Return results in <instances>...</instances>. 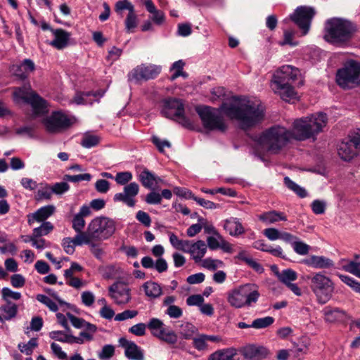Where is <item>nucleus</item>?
Segmentation results:
<instances>
[{"instance_id": "nucleus-1", "label": "nucleus", "mask_w": 360, "mask_h": 360, "mask_svg": "<svg viewBox=\"0 0 360 360\" xmlns=\"http://www.w3.org/2000/svg\"><path fill=\"white\" fill-rule=\"evenodd\" d=\"M205 129L224 132L227 124L222 113L238 122L240 127L246 129L261 122L264 116V108L258 103L245 98L232 97L220 108L198 106L195 108Z\"/></svg>"}, {"instance_id": "nucleus-2", "label": "nucleus", "mask_w": 360, "mask_h": 360, "mask_svg": "<svg viewBox=\"0 0 360 360\" xmlns=\"http://www.w3.org/2000/svg\"><path fill=\"white\" fill-rule=\"evenodd\" d=\"M328 123L326 114L318 112L307 117L296 119L292 124L290 134L293 140L305 141L314 139L322 131Z\"/></svg>"}, {"instance_id": "nucleus-3", "label": "nucleus", "mask_w": 360, "mask_h": 360, "mask_svg": "<svg viewBox=\"0 0 360 360\" xmlns=\"http://www.w3.org/2000/svg\"><path fill=\"white\" fill-rule=\"evenodd\" d=\"M292 139L290 130L281 125H275L264 131L257 139L258 145L267 151L278 153Z\"/></svg>"}, {"instance_id": "nucleus-4", "label": "nucleus", "mask_w": 360, "mask_h": 360, "mask_svg": "<svg viewBox=\"0 0 360 360\" xmlns=\"http://www.w3.org/2000/svg\"><path fill=\"white\" fill-rule=\"evenodd\" d=\"M326 30V40L334 45L342 46L352 39L356 28L349 20L332 18L327 20Z\"/></svg>"}, {"instance_id": "nucleus-5", "label": "nucleus", "mask_w": 360, "mask_h": 360, "mask_svg": "<svg viewBox=\"0 0 360 360\" xmlns=\"http://www.w3.org/2000/svg\"><path fill=\"white\" fill-rule=\"evenodd\" d=\"M260 296L258 288L253 284H245L229 292L227 301L229 304L236 309L252 307Z\"/></svg>"}, {"instance_id": "nucleus-6", "label": "nucleus", "mask_w": 360, "mask_h": 360, "mask_svg": "<svg viewBox=\"0 0 360 360\" xmlns=\"http://www.w3.org/2000/svg\"><path fill=\"white\" fill-rule=\"evenodd\" d=\"M309 287L320 304L328 302L334 292L335 285L328 276L321 272H317L308 277Z\"/></svg>"}, {"instance_id": "nucleus-7", "label": "nucleus", "mask_w": 360, "mask_h": 360, "mask_svg": "<svg viewBox=\"0 0 360 360\" xmlns=\"http://www.w3.org/2000/svg\"><path fill=\"white\" fill-rule=\"evenodd\" d=\"M90 235L96 242L108 240L115 233L117 223L115 219L99 216L94 218L88 224Z\"/></svg>"}, {"instance_id": "nucleus-8", "label": "nucleus", "mask_w": 360, "mask_h": 360, "mask_svg": "<svg viewBox=\"0 0 360 360\" xmlns=\"http://www.w3.org/2000/svg\"><path fill=\"white\" fill-rule=\"evenodd\" d=\"M336 81L343 89H352L360 84V63L350 60L336 75Z\"/></svg>"}, {"instance_id": "nucleus-9", "label": "nucleus", "mask_w": 360, "mask_h": 360, "mask_svg": "<svg viewBox=\"0 0 360 360\" xmlns=\"http://www.w3.org/2000/svg\"><path fill=\"white\" fill-rule=\"evenodd\" d=\"M161 113L165 117L178 122L186 128L192 129L193 127V123L191 120L184 115V104L179 99H165Z\"/></svg>"}, {"instance_id": "nucleus-10", "label": "nucleus", "mask_w": 360, "mask_h": 360, "mask_svg": "<svg viewBox=\"0 0 360 360\" xmlns=\"http://www.w3.org/2000/svg\"><path fill=\"white\" fill-rule=\"evenodd\" d=\"M13 97L18 102L22 101L30 104L35 114H42L46 110V101L33 91L30 85L15 88Z\"/></svg>"}, {"instance_id": "nucleus-11", "label": "nucleus", "mask_w": 360, "mask_h": 360, "mask_svg": "<svg viewBox=\"0 0 360 360\" xmlns=\"http://www.w3.org/2000/svg\"><path fill=\"white\" fill-rule=\"evenodd\" d=\"M75 122V117H70L60 111L53 112L43 120L46 131L52 134L62 132L69 128Z\"/></svg>"}, {"instance_id": "nucleus-12", "label": "nucleus", "mask_w": 360, "mask_h": 360, "mask_svg": "<svg viewBox=\"0 0 360 360\" xmlns=\"http://www.w3.org/2000/svg\"><path fill=\"white\" fill-rule=\"evenodd\" d=\"M147 327L151 332V334L170 345H174L177 342V335L172 330H167L165 323L159 319L152 318L147 324Z\"/></svg>"}, {"instance_id": "nucleus-13", "label": "nucleus", "mask_w": 360, "mask_h": 360, "mask_svg": "<svg viewBox=\"0 0 360 360\" xmlns=\"http://www.w3.org/2000/svg\"><path fill=\"white\" fill-rule=\"evenodd\" d=\"M315 15V11L311 7L300 6L290 15V19L302 31V35H306L310 29L311 20Z\"/></svg>"}, {"instance_id": "nucleus-14", "label": "nucleus", "mask_w": 360, "mask_h": 360, "mask_svg": "<svg viewBox=\"0 0 360 360\" xmlns=\"http://www.w3.org/2000/svg\"><path fill=\"white\" fill-rule=\"evenodd\" d=\"M162 67L154 64H141L137 65L128 74L129 81L153 79L161 72Z\"/></svg>"}, {"instance_id": "nucleus-15", "label": "nucleus", "mask_w": 360, "mask_h": 360, "mask_svg": "<svg viewBox=\"0 0 360 360\" xmlns=\"http://www.w3.org/2000/svg\"><path fill=\"white\" fill-rule=\"evenodd\" d=\"M300 71L298 68L290 65H285L279 68L274 74L271 83L282 85L283 83L291 84L300 77Z\"/></svg>"}, {"instance_id": "nucleus-16", "label": "nucleus", "mask_w": 360, "mask_h": 360, "mask_svg": "<svg viewBox=\"0 0 360 360\" xmlns=\"http://www.w3.org/2000/svg\"><path fill=\"white\" fill-rule=\"evenodd\" d=\"M109 296L118 305L127 304L131 300V290L124 283L117 282L109 287Z\"/></svg>"}, {"instance_id": "nucleus-17", "label": "nucleus", "mask_w": 360, "mask_h": 360, "mask_svg": "<svg viewBox=\"0 0 360 360\" xmlns=\"http://www.w3.org/2000/svg\"><path fill=\"white\" fill-rule=\"evenodd\" d=\"M139 191V184L136 182H131L124 187L122 193H116L113 200L115 202H122L127 206L133 207L136 203L134 198L138 195Z\"/></svg>"}, {"instance_id": "nucleus-18", "label": "nucleus", "mask_w": 360, "mask_h": 360, "mask_svg": "<svg viewBox=\"0 0 360 360\" xmlns=\"http://www.w3.org/2000/svg\"><path fill=\"white\" fill-rule=\"evenodd\" d=\"M359 152L356 142L353 140L352 134H349L347 139L343 140L338 148V155L345 161L352 160Z\"/></svg>"}, {"instance_id": "nucleus-19", "label": "nucleus", "mask_w": 360, "mask_h": 360, "mask_svg": "<svg viewBox=\"0 0 360 360\" xmlns=\"http://www.w3.org/2000/svg\"><path fill=\"white\" fill-rule=\"evenodd\" d=\"M119 344L124 349V355L129 360H144L143 350L134 342L124 338L119 339Z\"/></svg>"}, {"instance_id": "nucleus-20", "label": "nucleus", "mask_w": 360, "mask_h": 360, "mask_svg": "<svg viewBox=\"0 0 360 360\" xmlns=\"http://www.w3.org/2000/svg\"><path fill=\"white\" fill-rule=\"evenodd\" d=\"M324 320L328 323H345L349 319L347 313L340 308L327 306L322 310Z\"/></svg>"}, {"instance_id": "nucleus-21", "label": "nucleus", "mask_w": 360, "mask_h": 360, "mask_svg": "<svg viewBox=\"0 0 360 360\" xmlns=\"http://www.w3.org/2000/svg\"><path fill=\"white\" fill-rule=\"evenodd\" d=\"M35 69V65L30 59H25L20 64H15L11 67L12 75L20 79H26Z\"/></svg>"}, {"instance_id": "nucleus-22", "label": "nucleus", "mask_w": 360, "mask_h": 360, "mask_svg": "<svg viewBox=\"0 0 360 360\" xmlns=\"http://www.w3.org/2000/svg\"><path fill=\"white\" fill-rule=\"evenodd\" d=\"M271 88L285 101L290 102L298 98L297 94L291 84L283 83L282 85H278L276 83H271Z\"/></svg>"}, {"instance_id": "nucleus-23", "label": "nucleus", "mask_w": 360, "mask_h": 360, "mask_svg": "<svg viewBox=\"0 0 360 360\" xmlns=\"http://www.w3.org/2000/svg\"><path fill=\"white\" fill-rule=\"evenodd\" d=\"M56 207L53 205L41 207L34 213L27 215V223L29 225L36 222H45L55 212Z\"/></svg>"}, {"instance_id": "nucleus-24", "label": "nucleus", "mask_w": 360, "mask_h": 360, "mask_svg": "<svg viewBox=\"0 0 360 360\" xmlns=\"http://www.w3.org/2000/svg\"><path fill=\"white\" fill-rule=\"evenodd\" d=\"M207 250V246L205 241L198 240L196 242L189 241L188 248L186 249V252L189 253L192 259L195 263L202 261L205 255Z\"/></svg>"}, {"instance_id": "nucleus-25", "label": "nucleus", "mask_w": 360, "mask_h": 360, "mask_svg": "<svg viewBox=\"0 0 360 360\" xmlns=\"http://www.w3.org/2000/svg\"><path fill=\"white\" fill-rule=\"evenodd\" d=\"M304 264L314 269H330L334 267V262L325 256L311 255L304 259Z\"/></svg>"}, {"instance_id": "nucleus-26", "label": "nucleus", "mask_w": 360, "mask_h": 360, "mask_svg": "<svg viewBox=\"0 0 360 360\" xmlns=\"http://www.w3.org/2000/svg\"><path fill=\"white\" fill-rule=\"evenodd\" d=\"M51 32L54 39L49 43L50 45L58 50L63 49L68 45L70 33L60 28L51 30Z\"/></svg>"}, {"instance_id": "nucleus-27", "label": "nucleus", "mask_w": 360, "mask_h": 360, "mask_svg": "<svg viewBox=\"0 0 360 360\" xmlns=\"http://www.w3.org/2000/svg\"><path fill=\"white\" fill-rule=\"evenodd\" d=\"M243 355L248 360H260L268 355V349L263 346L248 345L244 348Z\"/></svg>"}, {"instance_id": "nucleus-28", "label": "nucleus", "mask_w": 360, "mask_h": 360, "mask_svg": "<svg viewBox=\"0 0 360 360\" xmlns=\"http://www.w3.org/2000/svg\"><path fill=\"white\" fill-rule=\"evenodd\" d=\"M224 229L231 236H238L245 233V228L242 225L240 219L236 217H231L224 221Z\"/></svg>"}, {"instance_id": "nucleus-29", "label": "nucleus", "mask_w": 360, "mask_h": 360, "mask_svg": "<svg viewBox=\"0 0 360 360\" xmlns=\"http://www.w3.org/2000/svg\"><path fill=\"white\" fill-rule=\"evenodd\" d=\"M258 219L266 225L274 224L280 221H287L286 215L283 212L276 210L265 212L258 215Z\"/></svg>"}, {"instance_id": "nucleus-30", "label": "nucleus", "mask_w": 360, "mask_h": 360, "mask_svg": "<svg viewBox=\"0 0 360 360\" xmlns=\"http://www.w3.org/2000/svg\"><path fill=\"white\" fill-rule=\"evenodd\" d=\"M141 288L143 290L145 295L151 300L157 299L162 294V288L161 285L153 281L145 282L142 285Z\"/></svg>"}, {"instance_id": "nucleus-31", "label": "nucleus", "mask_w": 360, "mask_h": 360, "mask_svg": "<svg viewBox=\"0 0 360 360\" xmlns=\"http://www.w3.org/2000/svg\"><path fill=\"white\" fill-rule=\"evenodd\" d=\"M340 268L360 278V261H352L348 259H341L338 262Z\"/></svg>"}, {"instance_id": "nucleus-32", "label": "nucleus", "mask_w": 360, "mask_h": 360, "mask_svg": "<svg viewBox=\"0 0 360 360\" xmlns=\"http://www.w3.org/2000/svg\"><path fill=\"white\" fill-rule=\"evenodd\" d=\"M146 10L151 14L150 19L158 25H161L164 23L165 17V13L156 8L152 1L144 2Z\"/></svg>"}, {"instance_id": "nucleus-33", "label": "nucleus", "mask_w": 360, "mask_h": 360, "mask_svg": "<svg viewBox=\"0 0 360 360\" xmlns=\"http://www.w3.org/2000/svg\"><path fill=\"white\" fill-rule=\"evenodd\" d=\"M193 347L198 352H207L212 349L206 338V334L200 333L192 338Z\"/></svg>"}, {"instance_id": "nucleus-34", "label": "nucleus", "mask_w": 360, "mask_h": 360, "mask_svg": "<svg viewBox=\"0 0 360 360\" xmlns=\"http://www.w3.org/2000/svg\"><path fill=\"white\" fill-rule=\"evenodd\" d=\"M276 275L278 280L286 286L292 283L297 278V274L291 269H283L281 271L276 272Z\"/></svg>"}, {"instance_id": "nucleus-35", "label": "nucleus", "mask_w": 360, "mask_h": 360, "mask_svg": "<svg viewBox=\"0 0 360 360\" xmlns=\"http://www.w3.org/2000/svg\"><path fill=\"white\" fill-rule=\"evenodd\" d=\"M0 310L4 314V319L6 321L11 320L15 318L18 314V306L16 304L7 301L5 304L1 305Z\"/></svg>"}, {"instance_id": "nucleus-36", "label": "nucleus", "mask_w": 360, "mask_h": 360, "mask_svg": "<svg viewBox=\"0 0 360 360\" xmlns=\"http://www.w3.org/2000/svg\"><path fill=\"white\" fill-rule=\"evenodd\" d=\"M77 234L73 238L74 243L77 246H80L84 244L91 245L93 242H96L93 237L90 235L89 227L86 232H77Z\"/></svg>"}, {"instance_id": "nucleus-37", "label": "nucleus", "mask_w": 360, "mask_h": 360, "mask_svg": "<svg viewBox=\"0 0 360 360\" xmlns=\"http://www.w3.org/2000/svg\"><path fill=\"white\" fill-rule=\"evenodd\" d=\"M169 242L174 248L186 252V249L188 248L190 240H181L174 233H169Z\"/></svg>"}, {"instance_id": "nucleus-38", "label": "nucleus", "mask_w": 360, "mask_h": 360, "mask_svg": "<svg viewBox=\"0 0 360 360\" xmlns=\"http://www.w3.org/2000/svg\"><path fill=\"white\" fill-rule=\"evenodd\" d=\"M52 194L51 186L46 183H40L39 184L36 195L37 200H50Z\"/></svg>"}, {"instance_id": "nucleus-39", "label": "nucleus", "mask_w": 360, "mask_h": 360, "mask_svg": "<svg viewBox=\"0 0 360 360\" xmlns=\"http://www.w3.org/2000/svg\"><path fill=\"white\" fill-rule=\"evenodd\" d=\"M53 230V225L50 221H45L42 223L39 227L34 228L32 230L31 236L33 237L41 238V236H46Z\"/></svg>"}, {"instance_id": "nucleus-40", "label": "nucleus", "mask_w": 360, "mask_h": 360, "mask_svg": "<svg viewBox=\"0 0 360 360\" xmlns=\"http://www.w3.org/2000/svg\"><path fill=\"white\" fill-rule=\"evenodd\" d=\"M155 175L145 169L139 175V180L142 185L147 188H152L155 181Z\"/></svg>"}, {"instance_id": "nucleus-41", "label": "nucleus", "mask_w": 360, "mask_h": 360, "mask_svg": "<svg viewBox=\"0 0 360 360\" xmlns=\"http://www.w3.org/2000/svg\"><path fill=\"white\" fill-rule=\"evenodd\" d=\"M285 185L291 191L295 192L299 197L303 198L307 196V191L292 181L289 177L285 176L284 178Z\"/></svg>"}, {"instance_id": "nucleus-42", "label": "nucleus", "mask_w": 360, "mask_h": 360, "mask_svg": "<svg viewBox=\"0 0 360 360\" xmlns=\"http://www.w3.org/2000/svg\"><path fill=\"white\" fill-rule=\"evenodd\" d=\"M274 322V319L272 316H265L262 318H258L255 319L251 326L255 329H264L271 326Z\"/></svg>"}, {"instance_id": "nucleus-43", "label": "nucleus", "mask_w": 360, "mask_h": 360, "mask_svg": "<svg viewBox=\"0 0 360 360\" xmlns=\"http://www.w3.org/2000/svg\"><path fill=\"white\" fill-rule=\"evenodd\" d=\"M200 262L202 267L211 271H214L218 268H222L224 266V263L221 260L212 259L211 257L202 259Z\"/></svg>"}, {"instance_id": "nucleus-44", "label": "nucleus", "mask_w": 360, "mask_h": 360, "mask_svg": "<svg viewBox=\"0 0 360 360\" xmlns=\"http://www.w3.org/2000/svg\"><path fill=\"white\" fill-rule=\"evenodd\" d=\"M184 65L185 63L182 60H179L172 64L170 70L173 71L174 73L171 76V80L173 81L180 76H182L184 77H187V74L183 72V68Z\"/></svg>"}, {"instance_id": "nucleus-45", "label": "nucleus", "mask_w": 360, "mask_h": 360, "mask_svg": "<svg viewBox=\"0 0 360 360\" xmlns=\"http://www.w3.org/2000/svg\"><path fill=\"white\" fill-rule=\"evenodd\" d=\"M100 138L94 134H85L81 141V145L86 148H91L98 144Z\"/></svg>"}, {"instance_id": "nucleus-46", "label": "nucleus", "mask_w": 360, "mask_h": 360, "mask_svg": "<svg viewBox=\"0 0 360 360\" xmlns=\"http://www.w3.org/2000/svg\"><path fill=\"white\" fill-rule=\"evenodd\" d=\"M180 335L184 339L186 340L192 339L196 331L195 327L190 323H185L181 324L180 326Z\"/></svg>"}, {"instance_id": "nucleus-47", "label": "nucleus", "mask_w": 360, "mask_h": 360, "mask_svg": "<svg viewBox=\"0 0 360 360\" xmlns=\"http://www.w3.org/2000/svg\"><path fill=\"white\" fill-rule=\"evenodd\" d=\"M342 282L349 286L354 291L360 294V282L347 275L338 274Z\"/></svg>"}, {"instance_id": "nucleus-48", "label": "nucleus", "mask_w": 360, "mask_h": 360, "mask_svg": "<svg viewBox=\"0 0 360 360\" xmlns=\"http://www.w3.org/2000/svg\"><path fill=\"white\" fill-rule=\"evenodd\" d=\"M124 10H127L129 13H131L134 11V6L129 0H121L116 2L115 6V12L122 16Z\"/></svg>"}, {"instance_id": "nucleus-49", "label": "nucleus", "mask_w": 360, "mask_h": 360, "mask_svg": "<svg viewBox=\"0 0 360 360\" xmlns=\"http://www.w3.org/2000/svg\"><path fill=\"white\" fill-rule=\"evenodd\" d=\"M38 345L37 338H31L27 343L18 344V349L22 353L27 355H30L33 352V350Z\"/></svg>"}, {"instance_id": "nucleus-50", "label": "nucleus", "mask_w": 360, "mask_h": 360, "mask_svg": "<svg viewBox=\"0 0 360 360\" xmlns=\"http://www.w3.org/2000/svg\"><path fill=\"white\" fill-rule=\"evenodd\" d=\"M295 32L292 30H285L283 31V39L278 42V44L281 46L289 45L290 46H296L298 45V42L293 39Z\"/></svg>"}, {"instance_id": "nucleus-51", "label": "nucleus", "mask_w": 360, "mask_h": 360, "mask_svg": "<svg viewBox=\"0 0 360 360\" xmlns=\"http://www.w3.org/2000/svg\"><path fill=\"white\" fill-rule=\"evenodd\" d=\"M36 299L46 306L51 311L56 312L58 310V304L48 296L39 294L37 295Z\"/></svg>"}, {"instance_id": "nucleus-52", "label": "nucleus", "mask_w": 360, "mask_h": 360, "mask_svg": "<svg viewBox=\"0 0 360 360\" xmlns=\"http://www.w3.org/2000/svg\"><path fill=\"white\" fill-rule=\"evenodd\" d=\"M224 237L219 233L208 236L207 238V246L210 250H217L219 248L221 243L223 241Z\"/></svg>"}, {"instance_id": "nucleus-53", "label": "nucleus", "mask_w": 360, "mask_h": 360, "mask_svg": "<svg viewBox=\"0 0 360 360\" xmlns=\"http://www.w3.org/2000/svg\"><path fill=\"white\" fill-rule=\"evenodd\" d=\"M292 247L294 251L300 255H307L310 250V246L309 245L299 240L298 238L292 243Z\"/></svg>"}, {"instance_id": "nucleus-54", "label": "nucleus", "mask_w": 360, "mask_h": 360, "mask_svg": "<svg viewBox=\"0 0 360 360\" xmlns=\"http://www.w3.org/2000/svg\"><path fill=\"white\" fill-rule=\"evenodd\" d=\"M137 26V15L135 11L128 13L125 20V27L127 32H133V30Z\"/></svg>"}, {"instance_id": "nucleus-55", "label": "nucleus", "mask_w": 360, "mask_h": 360, "mask_svg": "<svg viewBox=\"0 0 360 360\" xmlns=\"http://www.w3.org/2000/svg\"><path fill=\"white\" fill-rule=\"evenodd\" d=\"M70 335L71 334L66 333L62 330H53L49 334L50 338L65 343L70 342Z\"/></svg>"}, {"instance_id": "nucleus-56", "label": "nucleus", "mask_w": 360, "mask_h": 360, "mask_svg": "<svg viewBox=\"0 0 360 360\" xmlns=\"http://www.w3.org/2000/svg\"><path fill=\"white\" fill-rule=\"evenodd\" d=\"M133 178V175L131 174V172H117L115 177V181L117 182V184L119 185H125L129 183V181H131V180Z\"/></svg>"}, {"instance_id": "nucleus-57", "label": "nucleus", "mask_w": 360, "mask_h": 360, "mask_svg": "<svg viewBox=\"0 0 360 360\" xmlns=\"http://www.w3.org/2000/svg\"><path fill=\"white\" fill-rule=\"evenodd\" d=\"M30 240L32 243V245L38 249V250H44L46 248H49L51 245L49 242H47L45 239L33 237V236H30Z\"/></svg>"}, {"instance_id": "nucleus-58", "label": "nucleus", "mask_w": 360, "mask_h": 360, "mask_svg": "<svg viewBox=\"0 0 360 360\" xmlns=\"http://www.w3.org/2000/svg\"><path fill=\"white\" fill-rule=\"evenodd\" d=\"M115 354V347L111 345H106L103 347L101 351L98 353L100 359L106 360L110 359Z\"/></svg>"}, {"instance_id": "nucleus-59", "label": "nucleus", "mask_w": 360, "mask_h": 360, "mask_svg": "<svg viewBox=\"0 0 360 360\" xmlns=\"http://www.w3.org/2000/svg\"><path fill=\"white\" fill-rule=\"evenodd\" d=\"M1 293L5 302L10 301V299L18 300L21 297V294L20 292H14L8 288H3Z\"/></svg>"}, {"instance_id": "nucleus-60", "label": "nucleus", "mask_w": 360, "mask_h": 360, "mask_svg": "<svg viewBox=\"0 0 360 360\" xmlns=\"http://www.w3.org/2000/svg\"><path fill=\"white\" fill-rule=\"evenodd\" d=\"M138 311L136 310H125L121 313L117 314L115 316V320L117 321H122L127 319H131L136 316Z\"/></svg>"}, {"instance_id": "nucleus-61", "label": "nucleus", "mask_w": 360, "mask_h": 360, "mask_svg": "<svg viewBox=\"0 0 360 360\" xmlns=\"http://www.w3.org/2000/svg\"><path fill=\"white\" fill-rule=\"evenodd\" d=\"M313 212L316 214H322L325 212L326 203L323 200H315L311 205Z\"/></svg>"}, {"instance_id": "nucleus-62", "label": "nucleus", "mask_w": 360, "mask_h": 360, "mask_svg": "<svg viewBox=\"0 0 360 360\" xmlns=\"http://www.w3.org/2000/svg\"><path fill=\"white\" fill-rule=\"evenodd\" d=\"M51 349L54 356L60 360H66L68 359L67 354L63 351L62 347L59 345L52 342L51 344Z\"/></svg>"}, {"instance_id": "nucleus-63", "label": "nucleus", "mask_w": 360, "mask_h": 360, "mask_svg": "<svg viewBox=\"0 0 360 360\" xmlns=\"http://www.w3.org/2000/svg\"><path fill=\"white\" fill-rule=\"evenodd\" d=\"M51 188L53 193L56 195H61L69 190L70 186L68 183L63 181L54 184L53 186H51Z\"/></svg>"}, {"instance_id": "nucleus-64", "label": "nucleus", "mask_w": 360, "mask_h": 360, "mask_svg": "<svg viewBox=\"0 0 360 360\" xmlns=\"http://www.w3.org/2000/svg\"><path fill=\"white\" fill-rule=\"evenodd\" d=\"M281 231L276 228H267L263 231V234L269 240L274 241L280 238Z\"/></svg>"}]
</instances>
